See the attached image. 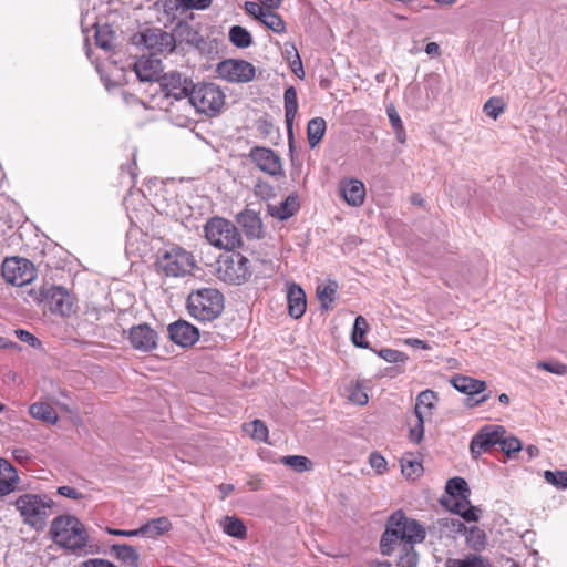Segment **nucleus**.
Segmentation results:
<instances>
[{"label":"nucleus","instance_id":"obj_12","mask_svg":"<svg viewBox=\"0 0 567 567\" xmlns=\"http://www.w3.org/2000/svg\"><path fill=\"white\" fill-rule=\"evenodd\" d=\"M137 43L143 44L151 55L172 53L176 47L172 33L159 28H150L138 33Z\"/></svg>","mask_w":567,"mask_h":567},{"label":"nucleus","instance_id":"obj_22","mask_svg":"<svg viewBox=\"0 0 567 567\" xmlns=\"http://www.w3.org/2000/svg\"><path fill=\"white\" fill-rule=\"evenodd\" d=\"M341 194L351 206H360L365 197L364 184L359 179H350L341 183Z\"/></svg>","mask_w":567,"mask_h":567},{"label":"nucleus","instance_id":"obj_57","mask_svg":"<svg viewBox=\"0 0 567 567\" xmlns=\"http://www.w3.org/2000/svg\"><path fill=\"white\" fill-rule=\"evenodd\" d=\"M272 187L262 181H258L254 187L255 195L262 199L269 198L272 195Z\"/></svg>","mask_w":567,"mask_h":567},{"label":"nucleus","instance_id":"obj_2","mask_svg":"<svg viewBox=\"0 0 567 567\" xmlns=\"http://www.w3.org/2000/svg\"><path fill=\"white\" fill-rule=\"evenodd\" d=\"M22 522L40 532L47 526L49 517L53 514L54 502L45 494L25 493L14 501Z\"/></svg>","mask_w":567,"mask_h":567},{"label":"nucleus","instance_id":"obj_62","mask_svg":"<svg viewBox=\"0 0 567 567\" xmlns=\"http://www.w3.org/2000/svg\"><path fill=\"white\" fill-rule=\"evenodd\" d=\"M106 532L110 535H115V536H124V537L140 536V534L137 533V528L136 529H114V528H107Z\"/></svg>","mask_w":567,"mask_h":567},{"label":"nucleus","instance_id":"obj_16","mask_svg":"<svg viewBox=\"0 0 567 567\" xmlns=\"http://www.w3.org/2000/svg\"><path fill=\"white\" fill-rule=\"evenodd\" d=\"M171 340L181 347H190L199 338L198 329L187 321L178 320L168 326Z\"/></svg>","mask_w":567,"mask_h":567},{"label":"nucleus","instance_id":"obj_6","mask_svg":"<svg viewBox=\"0 0 567 567\" xmlns=\"http://www.w3.org/2000/svg\"><path fill=\"white\" fill-rule=\"evenodd\" d=\"M29 295L52 315L69 317L73 312L74 298L61 286L42 287L39 291L30 289Z\"/></svg>","mask_w":567,"mask_h":567},{"label":"nucleus","instance_id":"obj_36","mask_svg":"<svg viewBox=\"0 0 567 567\" xmlns=\"http://www.w3.org/2000/svg\"><path fill=\"white\" fill-rule=\"evenodd\" d=\"M368 322L362 316H358L354 320L351 340L355 347L367 349L369 343L363 339L368 331Z\"/></svg>","mask_w":567,"mask_h":567},{"label":"nucleus","instance_id":"obj_20","mask_svg":"<svg viewBox=\"0 0 567 567\" xmlns=\"http://www.w3.org/2000/svg\"><path fill=\"white\" fill-rule=\"evenodd\" d=\"M287 301L289 315L295 318H301L307 308V299L303 289L297 284H289L287 290Z\"/></svg>","mask_w":567,"mask_h":567},{"label":"nucleus","instance_id":"obj_35","mask_svg":"<svg viewBox=\"0 0 567 567\" xmlns=\"http://www.w3.org/2000/svg\"><path fill=\"white\" fill-rule=\"evenodd\" d=\"M445 492L449 495L447 499H454L471 494L466 481L462 477L450 478L446 482Z\"/></svg>","mask_w":567,"mask_h":567},{"label":"nucleus","instance_id":"obj_11","mask_svg":"<svg viewBox=\"0 0 567 567\" xmlns=\"http://www.w3.org/2000/svg\"><path fill=\"white\" fill-rule=\"evenodd\" d=\"M218 76L230 83H248L256 76V68L246 60L226 59L216 66Z\"/></svg>","mask_w":567,"mask_h":567},{"label":"nucleus","instance_id":"obj_29","mask_svg":"<svg viewBox=\"0 0 567 567\" xmlns=\"http://www.w3.org/2000/svg\"><path fill=\"white\" fill-rule=\"evenodd\" d=\"M223 532L230 537L237 539H245L247 536V528L244 522L235 516H225L220 520Z\"/></svg>","mask_w":567,"mask_h":567},{"label":"nucleus","instance_id":"obj_63","mask_svg":"<svg viewBox=\"0 0 567 567\" xmlns=\"http://www.w3.org/2000/svg\"><path fill=\"white\" fill-rule=\"evenodd\" d=\"M405 343H408V344H410L412 347L422 348V349H425V350L430 349L429 344H426L424 341H422L420 339H415V338L406 339Z\"/></svg>","mask_w":567,"mask_h":567},{"label":"nucleus","instance_id":"obj_8","mask_svg":"<svg viewBox=\"0 0 567 567\" xmlns=\"http://www.w3.org/2000/svg\"><path fill=\"white\" fill-rule=\"evenodd\" d=\"M249 260L239 252L221 256L217 260V277L228 284L240 285L251 275Z\"/></svg>","mask_w":567,"mask_h":567},{"label":"nucleus","instance_id":"obj_37","mask_svg":"<svg viewBox=\"0 0 567 567\" xmlns=\"http://www.w3.org/2000/svg\"><path fill=\"white\" fill-rule=\"evenodd\" d=\"M401 471L408 478L419 477L423 472L422 463L412 455H405L401 458Z\"/></svg>","mask_w":567,"mask_h":567},{"label":"nucleus","instance_id":"obj_61","mask_svg":"<svg viewBox=\"0 0 567 567\" xmlns=\"http://www.w3.org/2000/svg\"><path fill=\"white\" fill-rule=\"evenodd\" d=\"M82 567H115V565L106 559H89L83 563Z\"/></svg>","mask_w":567,"mask_h":567},{"label":"nucleus","instance_id":"obj_30","mask_svg":"<svg viewBox=\"0 0 567 567\" xmlns=\"http://www.w3.org/2000/svg\"><path fill=\"white\" fill-rule=\"evenodd\" d=\"M458 526L464 529L465 540L470 548L480 551L486 547V534L483 529L477 526L467 529L462 523H458Z\"/></svg>","mask_w":567,"mask_h":567},{"label":"nucleus","instance_id":"obj_49","mask_svg":"<svg viewBox=\"0 0 567 567\" xmlns=\"http://www.w3.org/2000/svg\"><path fill=\"white\" fill-rule=\"evenodd\" d=\"M213 0H177V8L183 10H205L210 7Z\"/></svg>","mask_w":567,"mask_h":567},{"label":"nucleus","instance_id":"obj_58","mask_svg":"<svg viewBox=\"0 0 567 567\" xmlns=\"http://www.w3.org/2000/svg\"><path fill=\"white\" fill-rule=\"evenodd\" d=\"M58 494L71 499H81L83 498V494L71 486H60L58 487Z\"/></svg>","mask_w":567,"mask_h":567},{"label":"nucleus","instance_id":"obj_59","mask_svg":"<svg viewBox=\"0 0 567 567\" xmlns=\"http://www.w3.org/2000/svg\"><path fill=\"white\" fill-rule=\"evenodd\" d=\"M0 475H3V478L19 476L13 465L6 458H0Z\"/></svg>","mask_w":567,"mask_h":567},{"label":"nucleus","instance_id":"obj_44","mask_svg":"<svg viewBox=\"0 0 567 567\" xmlns=\"http://www.w3.org/2000/svg\"><path fill=\"white\" fill-rule=\"evenodd\" d=\"M501 450L509 457H515L517 453L522 451V442L515 436L502 435L499 440Z\"/></svg>","mask_w":567,"mask_h":567},{"label":"nucleus","instance_id":"obj_18","mask_svg":"<svg viewBox=\"0 0 567 567\" xmlns=\"http://www.w3.org/2000/svg\"><path fill=\"white\" fill-rule=\"evenodd\" d=\"M133 70L138 80L142 82L156 81L159 76L161 60L155 58V55H143L135 61L133 64Z\"/></svg>","mask_w":567,"mask_h":567},{"label":"nucleus","instance_id":"obj_17","mask_svg":"<svg viewBox=\"0 0 567 567\" xmlns=\"http://www.w3.org/2000/svg\"><path fill=\"white\" fill-rule=\"evenodd\" d=\"M130 341L134 349L147 352L156 347L157 333L147 323H142L131 329Z\"/></svg>","mask_w":567,"mask_h":567},{"label":"nucleus","instance_id":"obj_3","mask_svg":"<svg viewBox=\"0 0 567 567\" xmlns=\"http://www.w3.org/2000/svg\"><path fill=\"white\" fill-rule=\"evenodd\" d=\"M50 534L53 542L60 547L76 550L87 543V533L79 518L71 515H61L52 520Z\"/></svg>","mask_w":567,"mask_h":567},{"label":"nucleus","instance_id":"obj_47","mask_svg":"<svg viewBox=\"0 0 567 567\" xmlns=\"http://www.w3.org/2000/svg\"><path fill=\"white\" fill-rule=\"evenodd\" d=\"M505 110L504 102L498 97H491L485 104H484V112L487 116L492 117L493 120H496Z\"/></svg>","mask_w":567,"mask_h":567},{"label":"nucleus","instance_id":"obj_7","mask_svg":"<svg viewBox=\"0 0 567 567\" xmlns=\"http://www.w3.org/2000/svg\"><path fill=\"white\" fill-rule=\"evenodd\" d=\"M207 241L219 249L234 250L241 246V235L237 227L221 217H214L205 225Z\"/></svg>","mask_w":567,"mask_h":567},{"label":"nucleus","instance_id":"obj_48","mask_svg":"<svg viewBox=\"0 0 567 567\" xmlns=\"http://www.w3.org/2000/svg\"><path fill=\"white\" fill-rule=\"evenodd\" d=\"M349 400L358 405H364L368 403L369 396L362 384L358 382L350 389Z\"/></svg>","mask_w":567,"mask_h":567},{"label":"nucleus","instance_id":"obj_34","mask_svg":"<svg viewBox=\"0 0 567 567\" xmlns=\"http://www.w3.org/2000/svg\"><path fill=\"white\" fill-rule=\"evenodd\" d=\"M436 400V395L434 391L424 390L416 396V402L414 406L415 413L430 415L432 409L434 408V402Z\"/></svg>","mask_w":567,"mask_h":567},{"label":"nucleus","instance_id":"obj_55","mask_svg":"<svg viewBox=\"0 0 567 567\" xmlns=\"http://www.w3.org/2000/svg\"><path fill=\"white\" fill-rule=\"evenodd\" d=\"M16 336L20 341L30 344L32 348H40L42 344L41 341L34 334L27 330L17 329Z\"/></svg>","mask_w":567,"mask_h":567},{"label":"nucleus","instance_id":"obj_40","mask_svg":"<svg viewBox=\"0 0 567 567\" xmlns=\"http://www.w3.org/2000/svg\"><path fill=\"white\" fill-rule=\"evenodd\" d=\"M260 22L275 33L281 34L286 32V22L272 10H267Z\"/></svg>","mask_w":567,"mask_h":567},{"label":"nucleus","instance_id":"obj_19","mask_svg":"<svg viewBox=\"0 0 567 567\" xmlns=\"http://www.w3.org/2000/svg\"><path fill=\"white\" fill-rule=\"evenodd\" d=\"M442 505L449 508L451 512L458 514L466 522H477L478 515L477 512L481 509L476 506H473L470 502V495H464L463 497L454 498V499H445L441 501Z\"/></svg>","mask_w":567,"mask_h":567},{"label":"nucleus","instance_id":"obj_39","mask_svg":"<svg viewBox=\"0 0 567 567\" xmlns=\"http://www.w3.org/2000/svg\"><path fill=\"white\" fill-rule=\"evenodd\" d=\"M230 42L240 49H246L252 43L251 34L240 25H234L229 30Z\"/></svg>","mask_w":567,"mask_h":567},{"label":"nucleus","instance_id":"obj_42","mask_svg":"<svg viewBox=\"0 0 567 567\" xmlns=\"http://www.w3.org/2000/svg\"><path fill=\"white\" fill-rule=\"evenodd\" d=\"M281 463L289 466L298 473L309 471L311 468V461L302 455H288L281 458Z\"/></svg>","mask_w":567,"mask_h":567},{"label":"nucleus","instance_id":"obj_10","mask_svg":"<svg viewBox=\"0 0 567 567\" xmlns=\"http://www.w3.org/2000/svg\"><path fill=\"white\" fill-rule=\"evenodd\" d=\"M1 274L3 279L13 286H24L37 278L34 265L21 257H9L2 262Z\"/></svg>","mask_w":567,"mask_h":567},{"label":"nucleus","instance_id":"obj_64","mask_svg":"<svg viewBox=\"0 0 567 567\" xmlns=\"http://www.w3.org/2000/svg\"><path fill=\"white\" fill-rule=\"evenodd\" d=\"M425 52L432 56L439 55L440 47L436 42H429L425 47Z\"/></svg>","mask_w":567,"mask_h":567},{"label":"nucleus","instance_id":"obj_27","mask_svg":"<svg viewBox=\"0 0 567 567\" xmlns=\"http://www.w3.org/2000/svg\"><path fill=\"white\" fill-rule=\"evenodd\" d=\"M29 413L32 417L49 424H55L59 421L56 411L47 402H35L31 404Z\"/></svg>","mask_w":567,"mask_h":567},{"label":"nucleus","instance_id":"obj_5","mask_svg":"<svg viewBox=\"0 0 567 567\" xmlns=\"http://www.w3.org/2000/svg\"><path fill=\"white\" fill-rule=\"evenodd\" d=\"M225 99V93L219 85L212 82H198L189 91L188 103L197 113L215 116L221 112Z\"/></svg>","mask_w":567,"mask_h":567},{"label":"nucleus","instance_id":"obj_60","mask_svg":"<svg viewBox=\"0 0 567 567\" xmlns=\"http://www.w3.org/2000/svg\"><path fill=\"white\" fill-rule=\"evenodd\" d=\"M386 114H388V117H389L392 128H396V127L403 125L401 117L393 105H389L386 107Z\"/></svg>","mask_w":567,"mask_h":567},{"label":"nucleus","instance_id":"obj_28","mask_svg":"<svg viewBox=\"0 0 567 567\" xmlns=\"http://www.w3.org/2000/svg\"><path fill=\"white\" fill-rule=\"evenodd\" d=\"M111 551L122 563L127 564L132 567H138L140 554L133 546L127 544H114L111 547Z\"/></svg>","mask_w":567,"mask_h":567},{"label":"nucleus","instance_id":"obj_31","mask_svg":"<svg viewBox=\"0 0 567 567\" xmlns=\"http://www.w3.org/2000/svg\"><path fill=\"white\" fill-rule=\"evenodd\" d=\"M95 43L99 48L109 52L116 45V34L107 24L96 25Z\"/></svg>","mask_w":567,"mask_h":567},{"label":"nucleus","instance_id":"obj_23","mask_svg":"<svg viewBox=\"0 0 567 567\" xmlns=\"http://www.w3.org/2000/svg\"><path fill=\"white\" fill-rule=\"evenodd\" d=\"M451 383L457 391L465 393L470 396L481 394L486 388V383L484 381H480L465 375L454 377L451 380ZM472 400L473 398L468 399V401Z\"/></svg>","mask_w":567,"mask_h":567},{"label":"nucleus","instance_id":"obj_43","mask_svg":"<svg viewBox=\"0 0 567 567\" xmlns=\"http://www.w3.org/2000/svg\"><path fill=\"white\" fill-rule=\"evenodd\" d=\"M244 429L254 440L259 442H267L268 427L261 420H254L249 424H246Z\"/></svg>","mask_w":567,"mask_h":567},{"label":"nucleus","instance_id":"obj_25","mask_svg":"<svg viewBox=\"0 0 567 567\" xmlns=\"http://www.w3.org/2000/svg\"><path fill=\"white\" fill-rule=\"evenodd\" d=\"M285 101V121L287 125V130L290 135H292V125L298 112V99L297 91L293 86H289L286 89L284 93Z\"/></svg>","mask_w":567,"mask_h":567},{"label":"nucleus","instance_id":"obj_4","mask_svg":"<svg viewBox=\"0 0 567 567\" xmlns=\"http://www.w3.org/2000/svg\"><path fill=\"white\" fill-rule=\"evenodd\" d=\"M189 315L199 321H212L224 310V296L215 288H200L187 298Z\"/></svg>","mask_w":567,"mask_h":567},{"label":"nucleus","instance_id":"obj_15","mask_svg":"<svg viewBox=\"0 0 567 567\" xmlns=\"http://www.w3.org/2000/svg\"><path fill=\"white\" fill-rule=\"evenodd\" d=\"M161 85L166 96L175 100L187 99L188 101L194 83L192 80L183 78L181 73L171 72L162 78Z\"/></svg>","mask_w":567,"mask_h":567},{"label":"nucleus","instance_id":"obj_32","mask_svg":"<svg viewBox=\"0 0 567 567\" xmlns=\"http://www.w3.org/2000/svg\"><path fill=\"white\" fill-rule=\"evenodd\" d=\"M326 121L322 117H315L308 122L307 136L311 148L316 147L326 133Z\"/></svg>","mask_w":567,"mask_h":567},{"label":"nucleus","instance_id":"obj_52","mask_svg":"<svg viewBox=\"0 0 567 567\" xmlns=\"http://www.w3.org/2000/svg\"><path fill=\"white\" fill-rule=\"evenodd\" d=\"M291 52H293V59L289 61L290 69L299 79H303L305 71L302 66V61L293 44H291Z\"/></svg>","mask_w":567,"mask_h":567},{"label":"nucleus","instance_id":"obj_1","mask_svg":"<svg viewBox=\"0 0 567 567\" xmlns=\"http://www.w3.org/2000/svg\"><path fill=\"white\" fill-rule=\"evenodd\" d=\"M426 533L422 525L414 519H409L402 512L392 514L386 523V528L380 540L382 555L391 556L394 545L409 542L411 545L425 539Z\"/></svg>","mask_w":567,"mask_h":567},{"label":"nucleus","instance_id":"obj_53","mask_svg":"<svg viewBox=\"0 0 567 567\" xmlns=\"http://www.w3.org/2000/svg\"><path fill=\"white\" fill-rule=\"evenodd\" d=\"M369 463L378 474H382L386 470V460L378 452H372L369 456Z\"/></svg>","mask_w":567,"mask_h":567},{"label":"nucleus","instance_id":"obj_51","mask_svg":"<svg viewBox=\"0 0 567 567\" xmlns=\"http://www.w3.org/2000/svg\"><path fill=\"white\" fill-rule=\"evenodd\" d=\"M537 367L539 369H543L547 372H550V373H554L557 375H565L567 373V365L561 362H558V361H550V362L539 361L537 363Z\"/></svg>","mask_w":567,"mask_h":567},{"label":"nucleus","instance_id":"obj_9","mask_svg":"<svg viewBox=\"0 0 567 567\" xmlns=\"http://www.w3.org/2000/svg\"><path fill=\"white\" fill-rule=\"evenodd\" d=\"M158 267L168 277H183L196 267L194 256L181 247H173L158 258Z\"/></svg>","mask_w":567,"mask_h":567},{"label":"nucleus","instance_id":"obj_14","mask_svg":"<svg viewBox=\"0 0 567 567\" xmlns=\"http://www.w3.org/2000/svg\"><path fill=\"white\" fill-rule=\"evenodd\" d=\"M248 158L258 169L267 175L279 176L282 174L281 158L269 147H251L248 153Z\"/></svg>","mask_w":567,"mask_h":567},{"label":"nucleus","instance_id":"obj_26","mask_svg":"<svg viewBox=\"0 0 567 567\" xmlns=\"http://www.w3.org/2000/svg\"><path fill=\"white\" fill-rule=\"evenodd\" d=\"M399 550L396 566L398 567H416L419 563V554L414 546L409 542L394 545V550Z\"/></svg>","mask_w":567,"mask_h":567},{"label":"nucleus","instance_id":"obj_54","mask_svg":"<svg viewBox=\"0 0 567 567\" xmlns=\"http://www.w3.org/2000/svg\"><path fill=\"white\" fill-rule=\"evenodd\" d=\"M20 481L19 476L0 478V497L9 495L17 489V484Z\"/></svg>","mask_w":567,"mask_h":567},{"label":"nucleus","instance_id":"obj_33","mask_svg":"<svg viewBox=\"0 0 567 567\" xmlns=\"http://www.w3.org/2000/svg\"><path fill=\"white\" fill-rule=\"evenodd\" d=\"M299 204L296 196H288L279 206L271 208V215L279 220H286L298 209Z\"/></svg>","mask_w":567,"mask_h":567},{"label":"nucleus","instance_id":"obj_24","mask_svg":"<svg viewBox=\"0 0 567 567\" xmlns=\"http://www.w3.org/2000/svg\"><path fill=\"white\" fill-rule=\"evenodd\" d=\"M172 523L165 516L154 518L137 528V533L142 537L155 538L171 530Z\"/></svg>","mask_w":567,"mask_h":567},{"label":"nucleus","instance_id":"obj_21","mask_svg":"<svg viewBox=\"0 0 567 567\" xmlns=\"http://www.w3.org/2000/svg\"><path fill=\"white\" fill-rule=\"evenodd\" d=\"M237 223L244 229L248 238H260L262 235V221L258 213L245 209L236 217Z\"/></svg>","mask_w":567,"mask_h":567},{"label":"nucleus","instance_id":"obj_41","mask_svg":"<svg viewBox=\"0 0 567 567\" xmlns=\"http://www.w3.org/2000/svg\"><path fill=\"white\" fill-rule=\"evenodd\" d=\"M337 293V284L331 281L326 286H319L317 288V297L321 303V307L328 309L334 301Z\"/></svg>","mask_w":567,"mask_h":567},{"label":"nucleus","instance_id":"obj_45","mask_svg":"<svg viewBox=\"0 0 567 567\" xmlns=\"http://www.w3.org/2000/svg\"><path fill=\"white\" fill-rule=\"evenodd\" d=\"M454 567H491V563L487 558L481 555H467L462 559L454 561Z\"/></svg>","mask_w":567,"mask_h":567},{"label":"nucleus","instance_id":"obj_13","mask_svg":"<svg viewBox=\"0 0 567 567\" xmlns=\"http://www.w3.org/2000/svg\"><path fill=\"white\" fill-rule=\"evenodd\" d=\"M505 434L506 430L502 425H484L471 440L470 451L472 456L477 458L481 454L488 452L493 446L499 444L502 435Z\"/></svg>","mask_w":567,"mask_h":567},{"label":"nucleus","instance_id":"obj_56","mask_svg":"<svg viewBox=\"0 0 567 567\" xmlns=\"http://www.w3.org/2000/svg\"><path fill=\"white\" fill-rule=\"evenodd\" d=\"M245 10L248 14L252 16L255 19L260 21L266 13V9H264L259 3L254 1L245 2Z\"/></svg>","mask_w":567,"mask_h":567},{"label":"nucleus","instance_id":"obj_50","mask_svg":"<svg viewBox=\"0 0 567 567\" xmlns=\"http://www.w3.org/2000/svg\"><path fill=\"white\" fill-rule=\"evenodd\" d=\"M379 355L390 363H403L408 359L405 353L393 349H382L379 351Z\"/></svg>","mask_w":567,"mask_h":567},{"label":"nucleus","instance_id":"obj_46","mask_svg":"<svg viewBox=\"0 0 567 567\" xmlns=\"http://www.w3.org/2000/svg\"><path fill=\"white\" fill-rule=\"evenodd\" d=\"M544 477L547 483L560 489H567V471H545Z\"/></svg>","mask_w":567,"mask_h":567},{"label":"nucleus","instance_id":"obj_38","mask_svg":"<svg viewBox=\"0 0 567 567\" xmlns=\"http://www.w3.org/2000/svg\"><path fill=\"white\" fill-rule=\"evenodd\" d=\"M426 415L413 412L408 423L410 426L409 437L414 443H420L424 436V419Z\"/></svg>","mask_w":567,"mask_h":567}]
</instances>
